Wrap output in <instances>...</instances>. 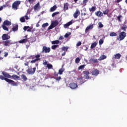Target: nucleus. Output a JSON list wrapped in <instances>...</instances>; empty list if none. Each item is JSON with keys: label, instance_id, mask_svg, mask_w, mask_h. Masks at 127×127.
Segmentation results:
<instances>
[{"label": "nucleus", "instance_id": "1", "mask_svg": "<svg viewBox=\"0 0 127 127\" xmlns=\"http://www.w3.org/2000/svg\"><path fill=\"white\" fill-rule=\"evenodd\" d=\"M20 3L21 1L19 0L14 1L12 4V8H13V9L16 10L18 6H19V4H20Z\"/></svg>", "mask_w": 127, "mask_h": 127}, {"label": "nucleus", "instance_id": "2", "mask_svg": "<svg viewBox=\"0 0 127 127\" xmlns=\"http://www.w3.org/2000/svg\"><path fill=\"white\" fill-rule=\"evenodd\" d=\"M126 36H127V33H126V32H121L119 34V37L118 38V40H120V41H122V40H124Z\"/></svg>", "mask_w": 127, "mask_h": 127}, {"label": "nucleus", "instance_id": "3", "mask_svg": "<svg viewBox=\"0 0 127 127\" xmlns=\"http://www.w3.org/2000/svg\"><path fill=\"white\" fill-rule=\"evenodd\" d=\"M51 51V49L50 47H47L46 46H44L42 48V53H49Z\"/></svg>", "mask_w": 127, "mask_h": 127}, {"label": "nucleus", "instance_id": "4", "mask_svg": "<svg viewBox=\"0 0 127 127\" xmlns=\"http://www.w3.org/2000/svg\"><path fill=\"white\" fill-rule=\"evenodd\" d=\"M4 46H6V47H9L11 45V44H13V43L10 40H7L3 42Z\"/></svg>", "mask_w": 127, "mask_h": 127}, {"label": "nucleus", "instance_id": "5", "mask_svg": "<svg viewBox=\"0 0 127 127\" xmlns=\"http://www.w3.org/2000/svg\"><path fill=\"white\" fill-rule=\"evenodd\" d=\"M35 71H36V68L34 67L33 68H28L27 72L30 75H33L35 73Z\"/></svg>", "mask_w": 127, "mask_h": 127}, {"label": "nucleus", "instance_id": "6", "mask_svg": "<svg viewBox=\"0 0 127 127\" xmlns=\"http://www.w3.org/2000/svg\"><path fill=\"white\" fill-rule=\"evenodd\" d=\"M69 88L72 90H75V89L78 88V85H77V83L71 82L69 84Z\"/></svg>", "mask_w": 127, "mask_h": 127}, {"label": "nucleus", "instance_id": "7", "mask_svg": "<svg viewBox=\"0 0 127 127\" xmlns=\"http://www.w3.org/2000/svg\"><path fill=\"white\" fill-rule=\"evenodd\" d=\"M7 81V82L9 84H11L12 86H16L18 85L17 83H16L14 81L11 80V79H6Z\"/></svg>", "mask_w": 127, "mask_h": 127}, {"label": "nucleus", "instance_id": "8", "mask_svg": "<svg viewBox=\"0 0 127 127\" xmlns=\"http://www.w3.org/2000/svg\"><path fill=\"white\" fill-rule=\"evenodd\" d=\"M92 76H98L100 74V70L96 68L91 71Z\"/></svg>", "mask_w": 127, "mask_h": 127}, {"label": "nucleus", "instance_id": "9", "mask_svg": "<svg viewBox=\"0 0 127 127\" xmlns=\"http://www.w3.org/2000/svg\"><path fill=\"white\" fill-rule=\"evenodd\" d=\"M83 73L84 75V77L88 80V79L90 78V76H89V75H90V72L88 70H84L83 71Z\"/></svg>", "mask_w": 127, "mask_h": 127}, {"label": "nucleus", "instance_id": "10", "mask_svg": "<svg viewBox=\"0 0 127 127\" xmlns=\"http://www.w3.org/2000/svg\"><path fill=\"white\" fill-rule=\"evenodd\" d=\"M40 8H41V6H40V4L39 3V2H38L34 6V9L35 11H36V10H39Z\"/></svg>", "mask_w": 127, "mask_h": 127}, {"label": "nucleus", "instance_id": "11", "mask_svg": "<svg viewBox=\"0 0 127 127\" xmlns=\"http://www.w3.org/2000/svg\"><path fill=\"white\" fill-rule=\"evenodd\" d=\"M10 38V36H8L7 34H4L2 36V40H8Z\"/></svg>", "mask_w": 127, "mask_h": 127}, {"label": "nucleus", "instance_id": "12", "mask_svg": "<svg viewBox=\"0 0 127 127\" xmlns=\"http://www.w3.org/2000/svg\"><path fill=\"white\" fill-rule=\"evenodd\" d=\"M80 15V11L78 9H76L75 12L73 13V17L74 18H77L78 16Z\"/></svg>", "mask_w": 127, "mask_h": 127}, {"label": "nucleus", "instance_id": "13", "mask_svg": "<svg viewBox=\"0 0 127 127\" xmlns=\"http://www.w3.org/2000/svg\"><path fill=\"white\" fill-rule=\"evenodd\" d=\"M68 6H69V3L68 2L64 3V8H63L64 11H66V10H68Z\"/></svg>", "mask_w": 127, "mask_h": 127}, {"label": "nucleus", "instance_id": "14", "mask_svg": "<svg viewBox=\"0 0 127 127\" xmlns=\"http://www.w3.org/2000/svg\"><path fill=\"white\" fill-rule=\"evenodd\" d=\"M3 25H5L6 26H9L10 25H11V22L6 20L5 21H4L3 23Z\"/></svg>", "mask_w": 127, "mask_h": 127}, {"label": "nucleus", "instance_id": "15", "mask_svg": "<svg viewBox=\"0 0 127 127\" xmlns=\"http://www.w3.org/2000/svg\"><path fill=\"white\" fill-rule=\"evenodd\" d=\"M95 14L96 16H98V17H102L103 15V12H101V11H97L95 13Z\"/></svg>", "mask_w": 127, "mask_h": 127}, {"label": "nucleus", "instance_id": "16", "mask_svg": "<svg viewBox=\"0 0 127 127\" xmlns=\"http://www.w3.org/2000/svg\"><path fill=\"white\" fill-rule=\"evenodd\" d=\"M12 31L15 32V31H17L18 30V24H14L12 28Z\"/></svg>", "mask_w": 127, "mask_h": 127}, {"label": "nucleus", "instance_id": "17", "mask_svg": "<svg viewBox=\"0 0 127 127\" xmlns=\"http://www.w3.org/2000/svg\"><path fill=\"white\" fill-rule=\"evenodd\" d=\"M94 28V24H90L88 26H87L85 29V32H88L89 29H93Z\"/></svg>", "mask_w": 127, "mask_h": 127}, {"label": "nucleus", "instance_id": "18", "mask_svg": "<svg viewBox=\"0 0 127 127\" xmlns=\"http://www.w3.org/2000/svg\"><path fill=\"white\" fill-rule=\"evenodd\" d=\"M2 75L5 77V78H11V75H9L7 72H2Z\"/></svg>", "mask_w": 127, "mask_h": 127}, {"label": "nucleus", "instance_id": "19", "mask_svg": "<svg viewBox=\"0 0 127 127\" xmlns=\"http://www.w3.org/2000/svg\"><path fill=\"white\" fill-rule=\"evenodd\" d=\"M11 78H12V79H13V80H19L20 79V77L16 75V74H13L11 76Z\"/></svg>", "mask_w": 127, "mask_h": 127}, {"label": "nucleus", "instance_id": "20", "mask_svg": "<svg viewBox=\"0 0 127 127\" xmlns=\"http://www.w3.org/2000/svg\"><path fill=\"white\" fill-rule=\"evenodd\" d=\"M58 24H59V22H58L57 20L54 21L52 22V25H53L54 27H56Z\"/></svg>", "mask_w": 127, "mask_h": 127}, {"label": "nucleus", "instance_id": "21", "mask_svg": "<svg viewBox=\"0 0 127 127\" xmlns=\"http://www.w3.org/2000/svg\"><path fill=\"white\" fill-rule=\"evenodd\" d=\"M122 55H121L120 54H117L113 56V58L114 59H120Z\"/></svg>", "mask_w": 127, "mask_h": 127}, {"label": "nucleus", "instance_id": "22", "mask_svg": "<svg viewBox=\"0 0 127 127\" xmlns=\"http://www.w3.org/2000/svg\"><path fill=\"white\" fill-rule=\"evenodd\" d=\"M89 62L91 63H98L99 62L97 59H90Z\"/></svg>", "mask_w": 127, "mask_h": 127}, {"label": "nucleus", "instance_id": "23", "mask_svg": "<svg viewBox=\"0 0 127 127\" xmlns=\"http://www.w3.org/2000/svg\"><path fill=\"white\" fill-rule=\"evenodd\" d=\"M21 78L22 80H23V81H27L28 80L27 77H26V75L23 74L21 75Z\"/></svg>", "mask_w": 127, "mask_h": 127}, {"label": "nucleus", "instance_id": "24", "mask_svg": "<svg viewBox=\"0 0 127 127\" xmlns=\"http://www.w3.org/2000/svg\"><path fill=\"white\" fill-rule=\"evenodd\" d=\"M105 59H107V56L105 55H102L98 59L99 61H102V60H104Z\"/></svg>", "mask_w": 127, "mask_h": 127}, {"label": "nucleus", "instance_id": "25", "mask_svg": "<svg viewBox=\"0 0 127 127\" xmlns=\"http://www.w3.org/2000/svg\"><path fill=\"white\" fill-rule=\"evenodd\" d=\"M97 44H98V43H97L96 42H95L93 43H92L90 47L91 49H93V48H95V47L97 46Z\"/></svg>", "mask_w": 127, "mask_h": 127}, {"label": "nucleus", "instance_id": "26", "mask_svg": "<svg viewBox=\"0 0 127 127\" xmlns=\"http://www.w3.org/2000/svg\"><path fill=\"white\" fill-rule=\"evenodd\" d=\"M64 71H65V69L63 67H62L59 70V74H60V75H62Z\"/></svg>", "mask_w": 127, "mask_h": 127}, {"label": "nucleus", "instance_id": "27", "mask_svg": "<svg viewBox=\"0 0 127 127\" xmlns=\"http://www.w3.org/2000/svg\"><path fill=\"white\" fill-rule=\"evenodd\" d=\"M57 8V6H56V5H55L54 6H53V7H51L50 8V11L51 12L55 11V10H56V9Z\"/></svg>", "mask_w": 127, "mask_h": 127}, {"label": "nucleus", "instance_id": "28", "mask_svg": "<svg viewBox=\"0 0 127 127\" xmlns=\"http://www.w3.org/2000/svg\"><path fill=\"white\" fill-rule=\"evenodd\" d=\"M73 24V22L72 21H70L69 22H67L66 24H64V27H68V26H70L71 24Z\"/></svg>", "mask_w": 127, "mask_h": 127}, {"label": "nucleus", "instance_id": "29", "mask_svg": "<svg viewBox=\"0 0 127 127\" xmlns=\"http://www.w3.org/2000/svg\"><path fill=\"white\" fill-rule=\"evenodd\" d=\"M96 9H97V7H96V6H92L91 8H89V11L94 12V11H96Z\"/></svg>", "mask_w": 127, "mask_h": 127}, {"label": "nucleus", "instance_id": "30", "mask_svg": "<svg viewBox=\"0 0 127 127\" xmlns=\"http://www.w3.org/2000/svg\"><path fill=\"white\" fill-rule=\"evenodd\" d=\"M26 42H27V39H24L19 41V43L21 44L26 43Z\"/></svg>", "mask_w": 127, "mask_h": 127}, {"label": "nucleus", "instance_id": "31", "mask_svg": "<svg viewBox=\"0 0 127 127\" xmlns=\"http://www.w3.org/2000/svg\"><path fill=\"white\" fill-rule=\"evenodd\" d=\"M35 58H36V60L37 61H40V55L38 54L36 56H35Z\"/></svg>", "mask_w": 127, "mask_h": 127}, {"label": "nucleus", "instance_id": "32", "mask_svg": "<svg viewBox=\"0 0 127 127\" xmlns=\"http://www.w3.org/2000/svg\"><path fill=\"white\" fill-rule=\"evenodd\" d=\"M47 68H48L49 70L50 69H53V65L50 64H47Z\"/></svg>", "mask_w": 127, "mask_h": 127}, {"label": "nucleus", "instance_id": "33", "mask_svg": "<svg viewBox=\"0 0 127 127\" xmlns=\"http://www.w3.org/2000/svg\"><path fill=\"white\" fill-rule=\"evenodd\" d=\"M58 47H59V45H54L52 46V49H53V50H56V48H57Z\"/></svg>", "mask_w": 127, "mask_h": 127}, {"label": "nucleus", "instance_id": "34", "mask_svg": "<svg viewBox=\"0 0 127 127\" xmlns=\"http://www.w3.org/2000/svg\"><path fill=\"white\" fill-rule=\"evenodd\" d=\"M60 43V41L59 40H55L52 42V44H59Z\"/></svg>", "mask_w": 127, "mask_h": 127}, {"label": "nucleus", "instance_id": "35", "mask_svg": "<svg viewBox=\"0 0 127 127\" xmlns=\"http://www.w3.org/2000/svg\"><path fill=\"white\" fill-rule=\"evenodd\" d=\"M2 27L3 30H5L6 31H8V28L5 26V25H2Z\"/></svg>", "mask_w": 127, "mask_h": 127}, {"label": "nucleus", "instance_id": "36", "mask_svg": "<svg viewBox=\"0 0 127 127\" xmlns=\"http://www.w3.org/2000/svg\"><path fill=\"white\" fill-rule=\"evenodd\" d=\"M0 79L1 80H4L6 82H7V80H8V78H5L4 76H3V75H0Z\"/></svg>", "mask_w": 127, "mask_h": 127}, {"label": "nucleus", "instance_id": "37", "mask_svg": "<svg viewBox=\"0 0 127 127\" xmlns=\"http://www.w3.org/2000/svg\"><path fill=\"white\" fill-rule=\"evenodd\" d=\"M68 48L67 47H63L62 49L63 51H64V52H67L68 51Z\"/></svg>", "mask_w": 127, "mask_h": 127}, {"label": "nucleus", "instance_id": "38", "mask_svg": "<svg viewBox=\"0 0 127 127\" xmlns=\"http://www.w3.org/2000/svg\"><path fill=\"white\" fill-rule=\"evenodd\" d=\"M109 12H110V10H109V9H107L103 11V14L108 15Z\"/></svg>", "mask_w": 127, "mask_h": 127}, {"label": "nucleus", "instance_id": "39", "mask_svg": "<svg viewBox=\"0 0 127 127\" xmlns=\"http://www.w3.org/2000/svg\"><path fill=\"white\" fill-rule=\"evenodd\" d=\"M49 25V24H48V23H45L42 24V27H43V28H45V27H46Z\"/></svg>", "mask_w": 127, "mask_h": 127}, {"label": "nucleus", "instance_id": "40", "mask_svg": "<svg viewBox=\"0 0 127 127\" xmlns=\"http://www.w3.org/2000/svg\"><path fill=\"white\" fill-rule=\"evenodd\" d=\"M86 65L83 64V65H81L80 66H79L78 68V70H82V69H84V68H85V66Z\"/></svg>", "mask_w": 127, "mask_h": 127}, {"label": "nucleus", "instance_id": "41", "mask_svg": "<svg viewBox=\"0 0 127 127\" xmlns=\"http://www.w3.org/2000/svg\"><path fill=\"white\" fill-rule=\"evenodd\" d=\"M80 59L79 58H77L76 59H75V63H76V64H78V63H80Z\"/></svg>", "mask_w": 127, "mask_h": 127}, {"label": "nucleus", "instance_id": "42", "mask_svg": "<svg viewBox=\"0 0 127 127\" xmlns=\"http://www.w3.org/2000/svg\"><path fill=\"white\" fill-rule=\"evenodd\" d=\"M20 21L21 22H25V18L24 17H22L20 18Z\"/></svg>", "mask_w": 127, "mask_h": 127}, {"label": "nucleus", "instance_id": "43", "mask_svg": "<svg viewBox=\"0 0 127 127\" xmlns=\"http://www.w3.org/2000/svg\"><path fill=\"white\" fill-rule=\"evenodd\" d=\"M117 33H115V32H111V33H110V36H117Z\"/></svg>", "mask_w": 127, "mask_h": 127}, {"label": "nucleus", "instance_id": "44", "mask_svg": "<svg viewBox=\"0 0 127 127\" xmlns=\"http://www.w3.org/2000/svg\"><path fill=\"white\" fill-rule=\"evenodd\" d=\"M57 14H59V12H54L52 14V17H54L55 16V15H57Z\"/></svg>", "mask_w": 127, "mask_h": 127}, {"label": "nucleus", "instance_id": "45", "mask_svg": "<svg viewBox=\"0 0 127 127\" xmlns=\"http://www.w3.org/2000/svg\"><path fill=\"white\" fill-rule=\"evenodd\" d=\"M98 26H99V27H100V28H102L104 27V25H103V24H102V22H99L98 23Z\"/></svg>", "mask_w": 127, "mask_h": 127}, {"label": "nucleus", "instance_id": "46", "mask_svg": "<svg viewBox=\"0 0 127 127\" xmlns=\"http://www.w3.org/2000/svg\"><path fill=\"white\" fill-rule=\"evenodd\" d=\"M121 17H123V16H122L121 15L117 16V19H118V21H119L120 22H121V21H122V20L121 19Z\"/></svg>", "mask_w": 127, "mask_h": 127}, {"label": "nucleus", "instance_id": "47", "mask_svg": "<svg viewBox=\"0 0 127 127\" xmlns=\"http://www.w3.org/2000/svg\"><path fill=\"white\" fill-rule=\"evenodd\" d=\"M55 79L57 81H60V80L62 79V78H61V76H59V77H55Z\"/></svg>", "mask_w": 127, "mask_h": 127}, {"label": "nucleus", "instance_id": "48", "mask_svg": "<svg viewBox=\"0 0 127 127\" xmlns=\"http://www.w3.org/2000/svg\"><path fill=\"white\" fill-rule=\"evenodd\" d=\"M125 27H122L121 29L122 30H124V31H126V29L127 28V25H124Z\"/></svg>", "mask_w": 127, "mask_h": 127}, {"label": "nucleus", "instance_id": "49", "mask_svg": "<svg viewBox=\"0 0 127 127\" xmlns=\"http://www.w3.org/2000/svg\"><path fill=\"white\" fill-rule=\"evenodd\" d=\"M70 35H71V33H66L64 35V37L65 38H67V37H68L69 36H70Z\"/></svg>", "mask_w": 127, "mask_h": 127}, {"label": "nucleus", "instance_id": "50", "mask_svg": "<svg viewBox=\"0 0 127 127\" xmlns=\"http://www.w3.org/2000/svg\"><path fill=\"white\" fill-rule=\"evenodd\" d=\"M104 43V40L103 39H100L99 41V45H102Z\"/></svg>", "mask_w": 127, "mask_h": 127}, {"label": "nucleus", "instance_id": "51", "mask_svg": "<svg viewBox=\"0 0 127 127\" xmlns=\"http://www.w3.org/2000/svg\"><path fill=\"white\" fill-rule=\"evenodd\" d=\"M28 28H30V27H29V26H25L23 27V29H24V31H26V30H27V29H28Z\"/></svg>", "mask_w": 127, "mask_h": 127}, {"label": "nucleus", "instance_id": "52", "mask_svg": "<svg viewBox=\"0 0 127 127\" xmlns=\"http://www.w3.org/2000/svg\"><path fill=\"white\" fill-rule=\"evenodd\" d=\"M52 28H54L53 25L51 24V25L48 27V30H50V29H52Z\"/></svg>", "mask_w": 127, "mask_h": 127}, {"label": "nucleus", "instance_id": "53", "mask_svg": "<svg viewBox=\"0 0 127 127\" xmlns=\"http://www.w3.org/2000/svg\"><path fill=\"white\" fill-rule=\"evenodd\" d=\"M81 45L82 43L81 42V41H79L78 43H77L76 46H81Z\"/></svg>", "mask_w": 127, "mask_h": 127}, {"label": "nucleus", "instance_id": "54", "mask_svg": "<svg viewBox=\"0 0 127 127\" xmlns=\"http://www.w3.org/2000/svg\"><path fill=\"white\" fill-rule=\"evenodd\" d=\"M36 61H37L35 59V60H32L30 62V63H31V64H34V63H35L36 62Z\"/></svg>", "mask_w": 127, "mask_h": 127}, {"label": "nucleus", "instance_id": "55", "mask_svg": "<svg viewBox=\"0 0 127 127\" xmlns=\"http://www.w3.org/2000/svg\"><path fill=\"white\" fill-rule=\"evenodd\" d=\"M43 65H48V63H47V61H46V60H45V61H43Z\"/></svg>", "mask_w": 127, "mask_h": 127}, {"label": "nucleus", "instance_id": "56", "mask_svg": "<svg viewBox=\"0 0 127 127\" xmlns=\"http://www.w3.org/2000/svg\"><path fill=\"white\" fill-rule=\"evenodd\" d=\"M25 66H28L29 65V62H26L25 63H24Z\"/></svg>", "mask_w": 127, "mask_h": 127}, {"label": "nucleus", "instance_id": "57", "mask_svg": "<svg viewBox=\"0 0 127 127\" xmlns=\"http://www.w3.org/2000/svg\"><path fill=\"white\" fill-rule=\"evenodd\" d=\"M40 21H39L37 24H36V27H39L40 26V25H39Z\"/></svg>", "mask_w": 127, "mask_h": 127}, {"label": "nucleus", "instance_id": "58", "mask_svg": "<svg viewBox=\"0 0 127 127\" xmlns=\"http://www.w3.org/2000/svg\"><path fill=\"white\" fill-rule=\"evenodd\" d=\"M35 58V56H30V59H34Z\"/></svg>", "mask_w": 127, "mask_h": 127}, {"label": "nucleus", "instance_id": "59", "mask_svg": "<svg viewBox=\"0 0 127 127\" xmlns=\"http://www.w3.org/2000/svg\"><path fill=\"white\" fill-rule=\"evenodd\" d=\"M8 55V53H6V52L4 53V57H7Z\"/></svg>", "mask_w": 127, "mask_h": 127}, {"label": "nucleus", "instance_id": "60", "mask_svg": "<svg viewBox=\"0 0 127 127\" xmlns=\"http://www.w3.org/2000/svg\"><path fill=\"white\" fill-rule=\"evenodd\" d=\"M29 2H30V3H33V1H34V0H28Z\"/></svg>", "mask_w": 127, "mask_h": 127}, {"label": "nucleus", "instance_id": "61", "mask_svg": "<svg viewBox=\"0 0 127 127\" xmlns=\"http://www.w3.org/2000/svg\"><path fill=\"white\" fill-rule=\"evenodd\" d=\"M88 0H83V3H85V4L88 2Z\"/></svg>", "mask_w": 127, "mask_h": 127}, {"label": "nucleus", "instance_id": "62", "mask_svg": "<svg viewBox=\"0 0 127 127\" xmlns=\"http://www.w3.org/2000/svg\"><path fill=\"white\" fill-rule=\"evenodd\" d=\"M64 38V37L62 36H61L59 38V40H63V39Z\"/></svg>", "mask_w": 127, "mask_h": 127}, {"label": "nucleus", "instance_id": "63", "mask_svg": "<svg viewBox=\"0 0 127 127\" xmlns=\"http://www.w3.org/2000/svg\"><path fill=\"white\" fill-rule=\"evenodd\" d=\"M123 0H116V2H117V3H119V2H121V1H122Z\"/></svg>", "mask_w": 127, "mask_h": 127}, {"label": "nucleus", "instance_id": "64", "mask_svg": "<svg viewBox=\"0 0 127 127\" xmlns=\"http://www.w3.org/2000/svg\"><path fill=\"white\" fill-rule=\"evenodd\" d=\"M27 31L28 32H30V31H31V29L30 28H29L28 30H27Z\"/></svg>", "mask_w": 127, "mask_h": 127}]
</instances>
